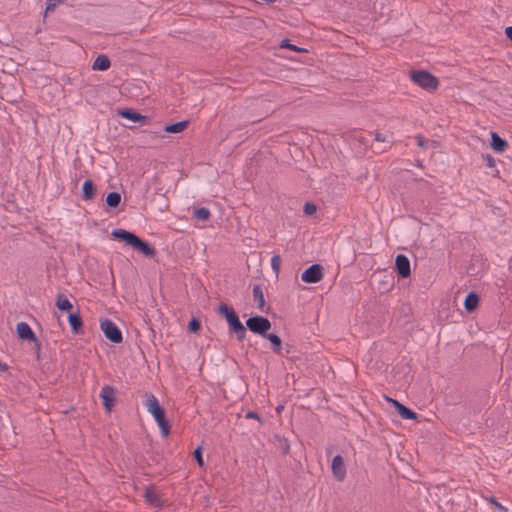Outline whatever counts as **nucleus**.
Returning <instances> with one entry per match:
<instances>
[{
  "label": "nucleus",
  "mask_w": 512,
  "mask_h": 512,
  "mask_svg": "<svg viewBox=\"0 0 512 512\" xmlns=\"http://www.w3.org/2000/svg\"><path fill=\"white\" fill-rule=\"evenodd\" d=\"M111 235L139 250L146 257H153L155 255V250L148 243L142 241L139 237L129 231L115 229L112 231Z\"/></svg>",
  "instance_id": "obj_1"
},
{
  "label": "nucleus",
  "mask_w": 512,
  "mask_h": 512,
  "mask_svg": "<svg viewBox=\"0 0 512 512\" xmlns=\"http://www.w3.org/2000/svg\"><path fill=\"white\" fill-rule=\"evenodd\" d=\"M218 312L225 317L230 331L235 333L239 341H242L246 337V328L239 320L234 309L227 306L226 304H220L218 307Z\"/></svg>",
  "instance_id": "obj_2"
},
{
  "label": "nucleus",
  "mask_w": 512,
  "mask_h": 512,
  "mask_svg": "<svg viewBox=\"0 0 512 512\" xmlns=\"http://www.w3.org/2000/svg\"><path fill=\"white\" fill-rule=\"evenodd\" d=\"M410 78L416 85L427 91H434L439 86L438 79L424 70L412 71Z\"/></svg>",
  "instance_id": "obj_3"
},
{
  "label": "nucleus",
  "mask_w": 512,
  "mask_h": 512,
  "mask_svg": "<svg viewBox=\"0 0 512 512\" xmlns=\"http://www.w3.org/2000/svg\"><path fill=\"white\" fill-rule=\"evenodd\" d=\"M247 328L262 337H266L267 332L271 329L269 319L262 316H253L246 321Z\"/></svg>",
  "instance_id": "obj_4"
},
{
  "label": "nucleus",
  "mask_w": 512,
  "mask_h": 512,
  "mask_svg": "<svg viewBox=\"0 0 512 512\" xmlns=\"http://www.w3.org/2000/svg\"><path fill=\"white\" fill-rule=\"evenodd\" d=\"M101 330L103 331L105 337L109 339L113 343H121L123 340L122 332L117 327V325L109 320L105 319L100 323Z\"/></svg>",
  "instance_id": "obj_5"
},
{
  "label": "nucleus",
  "mask_w": 512,
  "mask_h": 512,
  "mask_svg": "<svg viewBox=\"0 0 512 512\" xmlns=\"http://www.w3.org/2000/svg\"><path fill=\"white\" fill-rule=\"evenodd\" d=\"M322 278H323L322 267L319 264L311 265L301 275V280L305 283H317Z\"/></svg>",
  "instance_id": "obj_6"
},
{
  "label": "nucleus",
  "mask_w": 512,
  "mask_h": 512,
  "mask_svg": "<svg viewBox=\"0 0 512 512\" xmlns=\"http://www.w3.org/2000/svg\"><path fill=\"white\" fill-rule=\"evenodd\" d=\"M16 331L20 339L32 341L37 344L38 348L40 347L38 339L28 323L19 322L16 326Z\"/></svg>",
  "instance_id": "obj_7"
},
{
  "label": "nucleus",
  "mask_w": 512,
  "mask_h": 512,
  "mask_svg": "<svg viewBox=\"0 0 512 512\" xmlns=\"http://www.w3.org/2000/svg\"><path fill=\"white\" fill-rule=\"evenodd\" d=\"M99 396L103 401V405L106 411L111 412L115 401V389L112 386L105 385L102 388Z\"/></svg>",
  "instance_id": "obj_8"
},
{
  "label": "nucleus",
  "mask_w": 512,
  "mask_h": 512,
  "mask_svg": "<svg viewBox=\"0 0 512 512\" xmlns=\"http://www.w3.org/2000/svg\"><path fill=\"white\" fill-rule=\"evenodd\" d=\"M333 476L337 481H343L346 477V467L342 456L336 455L331 465Z\"/></svg>",
  "instance_id": "obj_9"
},
{
  "label": "nucleus",
  "mask_w": 512,
  "mask_h": 512,
  "mask_svg": "<svg viewBox=\"0 0 512 512\" xmlns=\"http://www.w3.org/2000/svg\"><path fill=\"white\" fill-rule=\"evenodd\" d=\"M395 267H396V271H397L398 275L401 276L402 278L408 277L411 273L410 261L403 254L397 255L396 261H395Z\"/></svg>",
  "instance_id": "obj_10"
},
{
  "label": "nucleus",
  "mask_w": 512,
  "mask_h": 512,
  "mask_svg": "<svg viewBox=\"0 0 512 512\" xmlns=\"http://www.w3.org/2000/svg\"><path fill=\"white\" fill-rule=\"evenodd\" d=\"M145 407L152 416H155L156 414L164 410L160 406L158 399L153 394H149L147 396V399L145 401Z\"/></svg>",
  "instance_id": "obj_11"
},
{
  "label": "nucleus",
  "mask_w": 512,
  "mask_h": 512,
  "mask_svg": "<svg viewBox=\"0 0 512 512\" xmlns=\"http://www.w3.org/2000/svg\"><path fill=\"white\" fill-rule=\"evenodd\" d=\"M153 417H154L155 421L157 422V424H158V426L160 428L161 434L164 437H167L169 435V432H170V425H169L168 421L165 418L164 410H162L161 412H159L158 414H156Z\"/></svg>",
  "instance_id": "obj_12"
},
{
  "label": "nucleus",
  "mask_w": 512,
  "mask_h": 512,
  "mask_svg": "<svg viewBox=\"0 0 512 512\" xmlns=\"http://www.w3.org/2000/svg\"><path fill=\"white\" fill-rule=\"evenodd\" d=\"M507 145V142L502 139L496 132H491V147L495 152H504Z\"/></svg>",
  "instance_id": "obj_13"
},
{
  "label": "nucleus",
  "mask_w": 512,
  "mask_h": 512,
  "mask_svg": "<svg viewBox=\"0 0 512 512\" xmlns=\"http://www.w3.org/2000/svg\"><path fill=\"white\" fill-rule=\"evenodd\" d=\"M389 400L395 404L398 413L400 414V416L403 419L415 420L417 418V414L415 412H413L412 410H410L409 408H407L406 406L402 405L401 403H399L396 400H393V399H389Z\"/></svg>",
  "instance_id": "obj_14"
},
{
  "label": "nucleus",
  "mask_w": 512,
  "mask_h": 512,
  "mask_svg": "<svg viewBox=\"0 0 512 512\" xmlns=\"http://www.w3.org/2000/svg\"><path fill=\"white\" fill-rule=\"evenodd\" d=\"M253 298L254 301L257 303V307L260 311H265V298L264 293L262 290V287L260 285H254L253 287Z\"/></svg>",
  "instance_id": "obj_15"
},
{
  "label": "nucleus",
  "mask_w": 512,
  "mask_h": 512,
  "mask_svg": "<svg viewBox=\"0 0 512 512\" xmlns=\"http://www.w3.org/2000/svg\"><path fill=\"white\" fill-rule=\"evenodd\" d=\"M110 65L111 63L109 58L106 55L101 54L98 55L95 61L93 62L92 68L93 70L97 71H105L109 69Z\"/></svg>",
  "instance_id": "obj_16"
},
{
  "label": "nucleus",
  "mask_w": 512,
  "mask_h": 512,
  "mask_svg": "<svg viewBox=\"0 0 512 512\" xmlns=\"http://www.w3.org/2000/svg\"><path fill=\"white\" fill-rule=\"evenodd\" d=\"M478 303L479 296L474 292H470L465 298L464 307L468 312H472L473 310L476 309Z\"/></svg>",
  "instance_id": "obj_17"
},
{
  "label": "nucleus",
  "mask_w": 512,
  "mask_h": 512,
  "mask_svg": "<svg viewBox=\"0 0 512 512\" xmlns=\"http://www.w3.org/2000/svg\"><path fill=\"white\" fill-rule=\"evenodd\" d=\"M95 196V186L92 180H86L82 187V198L91 200Z\"/></svg>",
  "instance_id": "obj_18"
},
{
  "label": "nucleus",
  "mask_w": 512,
  "mask_h": 512,
  "mask_svg": "<svg viewBox=\"0 0 512 512\" xmlns=\"http://www.w3.org/2000/svg\"><path fill=\"white\" fill-rule=\"evenodd\" d=\"M55 305L61 311H69L73 307L70 300L63 294L57 295Z\"/></svg>",
  "instance_id": "obj_19"
},
{
  "label": "nucleus",
  "mask_w": 512,
  "mask_h": 512,
  "mask_svg": "<svg viewBox=\"0 0 512 512\" xmlns=\"http://www.w3.org/2000/svg\"><path fill=\"white\" fill-rule=\"evenodd\" d=\"M119 115L125 119L131 120L133 122H139L144 120L145 117L138 112L132 110H121L119 111Z\"/></svg>",
  "instance_id": "obj_20"
},
{
  "label": "nucleus",
  "mask_w": 512,
  "mask_h": 512,
  "mask_svg": "<svg viewBox=\"0 0 512 512\" xmlns=\"http://www.w3.org/2000/svg\"><path fill=\"white\" fill-rule=\"evenodd\" d=\"M69 324L73 333L77 334L82 327V319L79 314L71 313L68 317Z\"/></svg>",
  "instance_id": "obj_21"
},
{
  "label": "nucleus",
  "mask_w": 512,
  "mask_h": 512,
  "mask_svg": "<svg viewBox=\"0 0 512 512\" xmlns=\"http://www.w3.org/2000/svg\"><path fill=\"white\" fill-rule=\"evenodd\" d=\"M188 126V121H180L174 124L166 125L164 130L168 133H180Z\"/></svg>",
  "instance_id": "obj_22"
},
{
  "label": "nucleus",
  "mask_w": 512,
  "mask_h": 512,
  "mask_svg": "<svg viewBox=\"0 0 512 512\" xmlns=\"http://www.w3.org/2000/svg\"><path fill=\"white\" fill-rule=\"evenodd\" d=\"M272 344V350L277 353V354H280L281 352V346H282V340L280 339L279 336H277L276 334H266V337Z\"/></svg>",
  "instance_id": "obj_23"
},
{
  "label": "nucleus",
  "mask_w": 512,
  "mask_h": 512,
  "mask_svg": "<svg viewBox=\"0 0 512 512\" xmlns=\"http://www.w3.org/2000/svg\"><path fill=\"white\" fill-rule=\"evenodd\" d=\"M121 202V195L118 192H111L106 197L108 206L116 208Z\"/></svg>",
  "instance_id": "obj_24"
},
{
  "label": "nucleus",
  "mask_w": 512,
  "mask_h": 512,
  "mask_svg": "<svg viewBox=\"0 0 512 512\" xmlns=\"http://www.w3.org/2000/svg\"><path fill=\"white\" fill-rule=\"evenodd\" d=\"M144 497L152 505L158 506L160 504L158 494L151 488L146 489Z\"/></svg>",
  "instance_id": "obj_25"
},
{
  "label": "nucleus",
  "mask_w": 512,
  "mask_h": 512,
  "mask_svg": "<svg viewBox=\"0 0 512 512\" xmlns=\"http://www.w3.org/2000/svg\"><path fill=\"white\" fill-rule=\"evenodd\" d=\"M210 215H211L210 211L205 207L197 208L194 211V217L200 221L208 220Z\"/></svg>",
  "instance_id": "obj_26"
},
{
  "label": "nucleus",
  "mask_w": 512,
  "mask_h": 512,
  "mask_svg": "<svg viewBox=\"0 0 512 512\" xmlns=\"http://www.w3.org/2000/svg\"><path fill=\"white\" fill-rule=\"evenodd\" d=\"M280 47L281 48L290 49V50H293V51H297V52H304V51H306L305 49L299 48L296 45L290 44L288 39H283L281 41V43H280Z\"/></svg>",
  "instance_id": "obj_27"
},
{
  "label": "nucleus",
  "mask_w": 512,
  "mask_h": 512,
  "mask_svg": "<svg viewBox=\"0 0 512 512\" xmlns=\"http://www.w3.org/2000/svg\"><path fill=\"white\" fill-rule=\"evenodd\" d=\"M280 265H281V258L279 255H274L271 259V267H272V270L275 272V274L277 275L280 271Z\"/></svg>",
  "instance_id": "obj_28"
},
{
  "label": "nucleus",
  "mask_w": 512,
  "mask_h": 512,
  "mask_svg": "<svg viewBox=\"0 0 512 512\" xmlns=\"http://www.w3.org/2000/svg\"><path fill=\"white\" fill-rule=\"evenodd\" d=\"M317 211V208H316V205H314L313 203H310V202H307L305 203L304 205V214L305 215H313L315 214Z\"/></svg>",
  "instance_id": "obj_29"
},
{
  "label": "nucleus",
  "mask_w": 512,
  "mask_h": 512,
  "mask_svg": "<svg viewBox=\"0 0 512 512\" xmlns=\"http://www.w3.org/2000/svg\"><path fill=\"white\" fill-rule=\"evenodd\" d=\"M194 457L200 467L204 465L203 458H202V448L199 446L194 451Z\"/></svg>",
  "instance_id": "obj_30"
},
{
  "label": "nucleus",
  "mask_w": 512,
  "mask_h": 512,
  "mask_svg": "<svg viewBox=\"0 0 512 512\" xmlns=\"http://www.w3.org/2000/svg\"><path fill=\"white\" fill-rule=\"evenodd\" d=\"M201 327V324L199 322V320L193 318L190 322H189V330L191 332H197Z\"/></svg>",
  "instance_id": "obj_31"
},
{
  "label": "nucleus",
  "mask_w": 512,
  "mask_h": 512,
  "mask_svg": "<svg viewBox=\"0 0 512 512\" xmlns=\"http://www.w3.org/2000/svg\"><path fill=\"white\" fill-rule=\"evenodd\" d=\"M246 418L247 419H257V420H260L259 415L256 412H253V411L247 412L246 413Z\"/></svg>",
  "instance_id": "obj_32"
},
{
  "label": "nucleus",
  "mask_w": 512,
  "mask_h": 512,
  "mask_svg": "<svg viewBox=\"0 0 512 512\" xmlns=\"http://www.w3.org/2000/svg\"><path fill=\"white\" fill-rule=\"evenodd\" d=\"M48 1L51 2L52 4L48 5L46 10H50V9L54 8L56 3H61L64 0H48Z\"/></svg>",
  "instance_id": "obj_33"
},
{
  "label": "nucleus",
  "mask_w": 512,
  "mask_h": 512,
  "mask_svg": "<svg viewBox=\"0 0 512 512\" xmlns=\"http://www.w3.org/2000/svg\"><path fill=\"white\" fill-rule=\"evenodd\" d=\"M505 34L512 41V26H509L505 29Z\"/></svg>",
  "instance_id": "obj_34"
},
{
  "label": "nucleus",
  "mask_w": 512,
  "mask_h": 512,
  "mask_svg": "<svg viewBox=\"0 0 512 512\" xmlns=\"http://www.w3.org/2000/svg\"><path fill=\"white\" fill-rule=\"evenodd\" d=\"M491 502L493 503V505H494L497 509H499V510H501V511H503V510H504V507H503L500 503H498L495 499H491Z\"/></svg>",
  "instance_id": "obj_35"
},
{
  "label": "nucleus",
  "mask_w": 512,
  "mask_h": 512,
  "mask_svg": "<svg viewBox=\"0 0 512 512\" xmlns=\"http://www.w3.org/2000/svg\"><path fill=\"white\" fill-rule=\"evenodd\" d=\"M375 139H376L377 141L384 142V141L386 140V137H385L384 135H382V134L377 133V134L375 135Z\"/></svg>",
  "instance_id": "obj_36"
},
{
  "label": "nucleus",
  "mask_w": 512,
  "mask_h": 512,
  "mask_svg": "<svg viewBox=\"0 0 512 512\" xmlns=\"http://www.w3.org/2000/svg\"><path fill=\"white\" fill-rule=\"evenodd\" d=\"M0 369H1V370H6V369H7V365H6V364H1V363H0Z\"/></svg>",
  "instance_id": "obj_37"
},
{
  "label": "nucleus",
  "mask_w": 512,
  "mask_h": 512,
  "mask_svg": "<svg viewBox=\"0 0 512 512\" xmlns=\"http://www.w3.org/2000/svg\"><path fill=\"white\" fill-rule=\"evenodd\" d=\"M487 159H488V163H489V165H492V161H493V160H492L491 156H488V157H487Z\"/></svg>",
  "instance_id": "obj_38"
}]
</instances>
